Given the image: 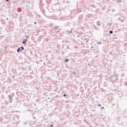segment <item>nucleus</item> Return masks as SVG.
Here are the masks:
<instances>
[{
	"label": "nucleus",
	"mask_w": 127,
	"mask_h": 127,
	"mask_svg": "<svg viewBox=\"0 0 127 127\" xmlns=\"http://www.w3.org/2000/svg\"><path fill=\"white\" fill-rule=\"evenodd\" d=\"M98 44H102V42H98Z\"/></svg>",
	"instance_id": "nucleus-14"
},
{
	"label": "nucleus",
	"mask_w": 127,
	"mask_h": 127,
	"mask_svg": "<svg viewBox=\"0 0 127 127\" xmlns=\"http://www.w3.org/2000/svg\"><path fill=\"white\" fill-rule=\"evenodd\" d=\"M6 20H8V18H6Z\"/></svg>",
	"instance_id": "nucleus-25"
},
{
	"label": "nucleus",
	"mask_w": 127,
	"mask_h": 127,
	"mask_svg": "<svg viewBox=\"0 0 127 127\" xmlns=\"http://www.w3.org/2000/svg\"><path fill=\"white\" fill-rule=\"evenodd\" d=\"M124 21H125V19H123V20H121V22H124Z\"/></svg>",
	"instance_id": "nucleus-10"
},
{
	"label": "nucleus",
	"mask_w": 127,
	"mask_h": 127,
	"mask_svg": "<svg viewBox=\"0 0 127 127\" xmlns=\"http://www.w3.org/2000/svg\"><path fill=\"white\" fill-rule=\"evenodd\" d=\"M50 127H54V126L53 125H51Z\"/></svg>",
	"instance_id": "nucleus-24"
},
{
	"label": "nucleus",
	"mask_w": 127,
	"mask_h": 127,
	"mask_svg": "<svg viewBox=\"0 0 127 127\" xmlns=\"http://www.w3.org/2000/svg\"><path fill=\"white\" fill-rule=\"evenodd\" d=\"M96 24H97V25H98V26H100V25H101V21H98L96 22Z\"/></svg>",
	"instance_id": "nucleus-3"
},
{
	"label": "nucleus",
	"mask_w": 127,
	"mask_h": 127,
	"mask_svg": "<svg viewBox=\"0 0 127 127\" xmlns=\"http://www.w3.org/2000/svg\"><path fill=\"white\" fill-rule=\"evenodd\" d=\"M20 51L21 52V51H22V50H20Z\"/></svg>",
	"instance_id": "nucleus-29"
},
{
	"label": "nucleus",
	"mask_w": 127,
	"mask_h": 127,
	"mask_svg": "<svg viewBox=\"0 0 127 127\" xmlns=\"http://www.w3.org/2000/svg\"><path fill=\"white\" fill-rule=\"evenodd\" d=\"M21 49H22V50H24V48L23 47H21Z\"/></svg>",
	"instance_id": "nucleus-11"
},
{
	"label": "nucleus",
	"mask_w": 127,
	"mask_h": 127,
	"mask_svg": "<svg viewBox=\"0 0 127 127\" xmlns=\"http://www.w3.org/2000/svg\"><path fill=\"white\" fill-rule=\"evenodd\" d=\"M22 43H23V44H25V41H23Z\"/></svg>",
	"instance_id": "nucleus-12"
},
{
	"label": "nucleus",
	"mask_w": 127,
	"mask_h": 127,
	"mask_svg": "<svg viewBox=\"0 0 127 127\" xmlns=\"http://www.w3.org/2000/svg\"><path fill=\"white\" fill-rule=\"evenodd\" d=\"M101 109H105V108L104 107H102Z\"/></svg>",
	"instance_id": "nucleus-19"
},
{
	"label": "nucleus",
	"mask_w": 127,
	"mask_h": 127,
	"mask_svg": "<svg viewBox=\"0 0 127 127\" xmlns=\"http://www.w3.org/2000/svg\"><path fill=\"white\" fill-rule=\"evenodd\" d=\"M114 77H115V80H111V81H112V83L116 82V81H117V80H119V74H118L115 75Z\"/></svg>",
	"instance_id": "nucleus-1"
},
{
	"label": "nucleus",
	"mask_w": 127,
	"mask_h": 127,
	"mask_svg": "<svg viewBox=\"0 0 127 127\" xmlns=\"http://www.w3.org/2000/svg\"><path fill=\"white\" fill-rule=\"evenodd\" d=\"M54 29L55 30H56V29H58V27H55L54 28Z\"/></svg>",
	"instance_id": "nucleus-6"
},
{
	"label": "nucleus",
	"mask_w": 127,
	"mask_h": 127,
	"mask_svg": "<svg viewBox=\"0 0 127 127\" xmlns=\"http://www.w3.org/2000/svg\"><path fill=\"white\" fill-rule=\"evenodd\" d=\"M113 31H109V33H110V34H113Z\"/></svg>",
	"instance_id": "nucleus-7"
},
{
	"label": "nucleus",
	"mask_w": 127,
	"mask_h": 127,
	"mask_svg": "<svg viewBox=\"0 0 127 127\" xmlns=\"http://www.w3.org/2000/svg\"><path fill=\"white\" fill-rule=\"evenodd\" d=\"M101 106H102V105H101V104H98V107H101Z\"/></svg>",
	"instance_id": "nucleus-16"
},
{
	"label": "nucleus",
	"mask_w": 127,
	"mask_h": 127,
	"mask_svg": "<svg viewBox=\"0 0 127 127\" xmlns=\"http://www.w3.org/2000/svg\"><path fill=\"white\" fill-rule=\"evenodd\" d=\"M65 62H68V59H66L64 61Z\"/></svg>",
	"instance_id": "nucleus-9"
},
{
	"label": "nucleus",
	"mask_w": 127,
	"mask_h": 127,
	"mask_svg": "<svg viewBox=\"0 0 127 127\" xmlns=\"http://www.w3.org/2000/svg\"><path fill=\"white\" fill-rule=\"evenodd\" d=\"M24 41H25V42L27 41V39H25Z\"/></svg>",
	"instance_id": "nucleus-18"
},
{
	"label": "nucleus",
	"mask_w": 127,
	"mask_h": 127,
	"mask_svg": "<svg viewBox=\"0 0 127 127\" xmlns=\"http://www.w3.org/2000/svg\"><path fill=\"white\" fill-rule=\"evenodd\" d=\"M111 78H112V79H113V78H114V77H113V76H111Z\"/></svg>",
	"instance_id": "nucleus-26"
},
{
	"label": "nucleus",
	"mask_w": 127,
	"mask_h": 127,
	"mask_svg": "<svg viewBox=\"0 0 127 127\" xmlns=\"http://www.w3.org/2000/svg\"><path fill=\"white\" fill-rule=\"evenodd\" d=\"M72 31H70V30H66V33H67V34H70V33H72Z\"/></svg>",
	"instance_id": "nucleus-2"
},
{
	"label": "nucleus",
	"mask_w": 127,
	"mask_h": 127,
	"mask_svg": "<svg viewBox=\"0 0 127 127\" xmlns=\"http://www.w3.org/2000/svg\"><path fill=\"white\" fill-rule=\"evenodd\" d=\"M77 37H80V36H77Z\"/></svg>",
	"instance_id": "nucleus-28"
},
{
	"label": "nucleus",
	"mask_w": 127,
	"mask_h": 127,
	"mask_svg": "<svg viewBox=\"0 0 127 127\" xmlns=\"http://www.w3.org/2000/svg\"><path fill=\"white\" fill-rule=\"evenodd\" d=\"M122 19H121V18H118V20H121Z\"/></svg>",
	"instance_id": "nucleus-15"
},
{
	"label": "nucleus",
	"mask_w": 127,
	"mask_h": 127,
	"mask_svg": "<svg viewBox=\"0 0 127 127\" xmlns=\"http://www.w3.org/2000/svg\"><path fill=\"white\" fill-rule=\"evenodd\" d=\"M71 30H73V28H71Z\"/></svg>",
	"instance_id": "nucleus-27"
},
{
	"label": "nucleus",
	"mask_w": 127,
	"mask_h": 127,
	"mask_svg": "<svg viewBox=\"0 0 127 127\" xmlns=\"http://www.w3.org/2000/svg\"><path fill=\"white\" fill-rule=\"evenodd\" d=\"M121 1H122V0H119L117 1V2H121Z\"/></svg>",
	"instance_id": "nucleus-13"
},
{
	"label": "nucleus",
	"mask_w": 127,
	"mask_h": 127,
	"mask_svg": "<svg viewBox=\"0 0 127 127\" xmlns=\"http://www.w3.org/2000/svg\"><path fill=\"white\" fill-rule=\"evenodd\" d=\"M9 100H12V96L9 95Z\"/></svg>",
	"instance_id": "nucleus-4"
},
{
	"label": "nucleus",
	"mask_w": 127,
	"mask_h": 127,
	"mask_svg": "<svg viewBox=\"0 0 127 127\" xmlns=\"http://www.w3.org/2000/svg\"><path fill=\"white\" fill-rule=\"evenodd\" d=\"M20 51V49L19 48H18V49L17 50V52H19Z\"/></svg>",
	"instance_id": "nucleus-8"
},
{
	"label": "nucleus",
	"mask_w": 127,
	"mask_h": 127,
	"mask_svg": "<svg viewBox=\"0 0 127 127\" xmlns=\"http://www.w3.org/2000/svg\"><path fill=\"white\" fill-rule=\"evenodd\" d=\"M84 41H86V42H88V41H89V39H85L84 40Z\"/></svg>",
	"instance_id": "nucleus-5"
},
{
	"label": "nucleus",
	"mask_w": 127,
	"mask_h": 127,
	"mask_svg": "<svg viewBox=\"0 0 127 127\" xmlns=\"http://www.w3.org/2000/svg\"><path fill=\"white\" fill-rule=\"evenodd\" d=\"M6 1H9V0H6Z\"/></svg>",
	"instance_id": "nucleus-23"
},
{
	"label": "nucleus",
	"mask_w": 127,
	"mask_h": 127,
	"mask_svg": "<svg viewBox=\"0 0 127 127\" xmlns=\"http://www.w3.org/2000/svg\"><path fill=\"white\" fill-rule=\"evenodd\" d=\"M73 74H76V72L74 71L73 72Z\"/></svg>",
	"instance_id": "nucleus-21"
},
{
	"label": "nucleus",
	"mask_w": 127,
	"mask_h": 127,
	"mask_svg": "<svg viewBox=\"0 0 127 127\" xmlns=\"http://www.w3.org/2000/svg\"><path fill=\"white\" fill-rule=\"evenodd\" d=\"M34 24H37L36 22H34Z\"/></svg>",
	"instance_id": "nucleus-22"
},
{
	"label": "nucleus",
	"mask_w": 127,
	"mask_h": 127,
	"mask_svg": "<svg viewBox=\"0 0 127 127\" xmlns=\"http://www.w3.org/2000/svg\"><path fill=\"white\" fill-rule=\"evenodd\" d=\"M63 96H64V97H66V94H64V95H63Z\"/></svg>",
	"instance_id": "nucleus-17"
},
{
	"label": "nucleus",
	"mask_w": 127,
	"mask_h": 127,
	"mask_svg": "<svg viewBox=\"0 0 127 127\" xmlns=\"http://www.w3.org/2000/svg\"><path fill=\"white\" fill-rule=\"evenodd\" d=\"M109 25H112V23H109Z\"/></svg>",
	"instance_id": "nucleus-20"
}]
</instances>
